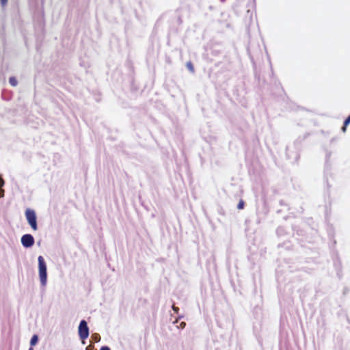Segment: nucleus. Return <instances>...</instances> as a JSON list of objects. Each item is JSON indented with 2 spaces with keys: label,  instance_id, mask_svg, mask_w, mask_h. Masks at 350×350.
<instances>
[{
  "label": "nucleus",
  "instance_id": "nucleus-10",
  "mask_svg": "<svg viewBox=\"0 0 350 350\" xmlns=\"http://www.w3.org/2000/svg\"><path fill=\"white\" fill-rule=\"evenodd\" d=\"M244 207V201L241 200L237 205L238 209H243Z\"/></svg>",
  "mask_w": 350,
  "mask_h": 350
},
{
  "label": "nucleus",
  "instance_id": "nucleus-14",
  "mask_svg": "<svg viewBox=\"0 0 350 350\" xmlns=\"http://www.w3.org/2000/svg\"><path fill=\"white\" fill-rule=\"evenodd\" d=\"M29 350H34L32 347H30Z\"/></svg>",
  "mask_w": 350,
  "mask_h": 350
},
{
  "label": "nucleus",
  "instance_id": "nucleus-1",
  "mask_svg": "<svg viewBox=\"0 0 350 350\" xmlns=\"http://www.w3.org/2000/svg\"><path fill=\"white\" fill-rule=\"evenodd\" d=\"M39 267V276L42 285H45L47 279L46 265L42 256L38 258Z\"/></svg>",
  "mask_w": 350,
  "mask_h": 350
},
{
  "label": "nucleus",
  "instance_id": "nucleus-9",
  "mask_svg": "<svg viewBox=\"0 0 350 350\" xmlns=\"http://www.w3.org/2000/svg\"><path fill=\"white\" fill-rule=\"evenodd\" d=\"M92 338L95 342H98L100 340V337L98 334H92Z\"/></svg>",
  "mask_w": 350,
  "mask_h": 350
},
{
  "label": "nucleus",
  "instance_id": "nucleus-4",
  "mask_svg": "<svg viewBox=\"0 0 350 350\" xmlns=\"http://www.w3.org/2000/svg\"><path fill=\"white\" fill-rule=\"evenodd\" d=\"M21 243L25 247H30L34 244V239L29 234H24L21 237Z\"/></svg>",
  "mask_w": 350,
  "mask_h": 350
},
{
  "label": "nucleus",
  "instance_id": "nucleus-12",
  "mask_svg": "<svg viewBox=\"0 0 350 350\" xmlns=\"http://www.w3.org/2000/svg\"><path fill=\"white\" fill-rule=\"evenodd\" d=\"M100 350H110V349L108 347H103Z\"/></svg>",
  "mask_w": 350,
  "mask_h": 350
},
{
  "label": "nucleus",
  "instance_id": "nucleus-6",
  "mask_svg": "<svg viewBox=\"0 0 350 350\" xmlns=\"http://www.w3.org/2000/svg\"><path fill=\"white\" fill-rule=\"evenodd\" d=\"M9 82H10V85L12 86H16L18 84L17 79L14 77H10Z\"/></svg>",
  "mask_w": 350,
  "mask_h": 350
},
{
  "label": "nucleus",
  "instance_id": "nucleus-5",
  "mask_svg": "<svg viewBox=\"0 0 350 350\" xmlns=\"http://www.w3.org/2000/svg\"><path fill=\"white\" fill-rule=\"evenodd\" d=\"M350 123V115L347 117V118L344 122V125L342 127V131L343 133L346 132L347 126Z\"/></svg>",
  "mask_w": 350,
  "mask_h": 350
},
{
  "label": "nucleus",
  "instance_id": "nucleus-3",
  "mask_svg": "<svg viewBox=\"0 0 350 350\" xmlns=\"http://www.w3.org/2000/svg\"><path fill=\"white\" fill-rule=\"evenodd\" d=\"M79 336L81 340H85L89 336V328L85 320H82L79 323Z\"/></svg>",
  "mask_w": 350,
  "mask_h": 350
},
{
  "label": "nucleus",
  "instance_id": "nucleus-13",
  "mask_svg": "<svg viewBox=\"0 0 350 350\" xmlns=\"http://www.w3.org/2000/svg\"><path fill=\"white\" fill-rule=\"evenodd\" d=\"M173 309H174V310H178V309H177L176 308H175L174 306H173Z\"/></svg>",
  "mask_w": 350,
  "mask_h": 350
},
{
  "label": "nucleus",
  "instance_id": "nucleus-11",
  "mask_svg": "<svg viewBox=\"0 0 350 350\" xmlns=\"http://www.w3.org/2000/svg\"><path fill=\"white\" fill-rule=\"evenodd\" d=\"M3 6H5L8 2V0H0Z\"/></svg>",
  "mask_w": 350,
  "mask_h": 350
},
{
  "label": "nucleus",
  "instance_id": "nucleus-7",
  "mask_svg": "<svg viewBox=\"0 0 350 350\" xmlns=\"http://www.w3.org/2000/svg\"><path fill=\"white\" fill-rule=\"evenodd\" d=\"M38 337L37 335H33L31 339V341H30V345L31 346H34L37 342H38Z\"/></svg>",
  "mask_w": 350,
  "mask_h": 350
},
{
  "label": "nucleus",
  "instance_id": "nucleus-2",
  "mask_svg": "<svg viewBox=\"0 0 350 350\" xmlns=\"http://www.w3.org/2000/svg\"><path fill=\"white\" fill-rule=\"evenodd\" d=\"M25 217L27 220L28 224L30 225L31 228L33 230H36L38 229L37 225V218L36 213L33 210L27 208L25 211Z\"/></svg>",
  "mask_w": 350,
  "mask_h": 350
},
{
  "label": "nucleus",
  "instance_id": "nucleus-8",
  "mask_svg": "<svg viewBox=\"0 0 350 350\" xmlns=\"http://www.w3.org/2000/svg\"><path fill=\"white\" fill-rule=\"evenodd\" d=\"M187 68L191 72H194V67L193 64L191 62H188L186 64Z\"/></svg>",
  "mask_w": 350,
  "mask_h": 350
}]
</instances>
